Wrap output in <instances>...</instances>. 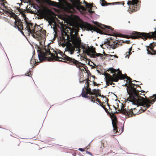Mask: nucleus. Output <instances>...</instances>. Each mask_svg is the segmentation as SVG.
Wrapping results in <instances>:
<instances>
[{
	"instance_id": "obj_1",
	"label": "nucleus",
	"mask_w": 156,
	"mask_h": 156,
	"mask_svg": "<svg viewBox=\"0 0 156 156\" xmlns=\"http://www.w3.org/2000/svg\"><path fill=\"white\" fill-rule=\"evenodd\" d=\"M129 91L130 94L127 98V101L137 106L136 108H134L133 109L126 108L122 109V111L124 115H128L129 117L133 115H138L145 111L151 106L150 99H144V98L138 97L136 93H132V94H131V92L129 90Z\"/></svg>"
},
{
	"instance_id": "obj_2",
	"label": "nucleus",
	"mask_w": 156,
	"mask_h": 156,
	"mask_svg": "<svg viewBox=\"0 0 156 156\" xmlns=\"http://www.w3.org/2000/svg\"><path fill=\"white\" fill-rule=\"evenodd\" d=\"M40 63L46 61L48 57H47L49 55V53L48 52V49L50 50V51H51V53H56V51L54 50L49 46L46 48L45 46V40L44 37L46 35V32L44 30H42V28L40 30Z\"/></svg>"
},
{
	"instance_id": "obj_3",
	"label": "nucleus",
	"mask_w": 156,
	"mask_h": 156,
	"mask_svg": "<svg viewBox=\"0 0 156 156\" xmlns=\"http://www.w3.org/2000/svg\"><path fill=\"white\" fill-rule=\"evenodd\" d=\"M113 35L115 37L116 39H117V37H124L127 38H131L134 39L141 38L144 41H145L147 38L151 39L154 37L156 38V31L154 32H151L148 33L134 32L133 33L131 37L128 35H123L121 34L116 33H114Z\"/></svg>"
},
{
	"instance_id": "obj_4",
	"label": "nucleus",
	"mask_w": 156,
	"mask_h": 156,
	"mask_svg": "<svg viewBox=\"0 0 156 156\" xmlns=\"http://www.w3.org/2000/svg\"><path fill=\"white\" fill-rule=\"evenodd\" d=\"M68 29L70 31V36L66 33H65L67 37L66 39L72 42L74 45L77 46H79L81 44V40L80 37L78 36L79 28L68 27Z\"/></svg>"
},
{
	"instance_id": "obj_5",
	"label": "nucleus",
	"mask_w": 156,
	"mask_h": 156,
	"mask_svg": "<svg viewBox=\"0 0 156 156\" xmlns=\"http://www.w3.org/2000/svg\"><path fill=\"white\" fill-rule=\"evenodd\" d=\"M108 70L110 71L111 73H113L112 76L109 75L108 76V81L109 85H112L113 82H117L119 80H123L124 78V76L122 74L121 71L119 69L116 70L112 68H109ZM114 84V83H113Z\"/></svg>"
},
{
	"instance_id": "obj_6",
	"label": "nucleus",
	"mask_w": 156,
	"mask_h": 156,
	"mask_svg": "<svg viewBox=\"0 0 156 156\" xmlns=\"http://www.w3.org/2000/svg\"><path fill=\"white\" fill-rule=\"evenodd\" d=\"M88 48H87L84 47L83 48L84 50L83 52L87 54V55L89 56L90 57L96 58L97 57H100V59L103 61L105 59V57H104V55L105 57L108 55L112 56V55H108L105 53L104 55L101 53H97L95 50V48L94 49H91L90 48L89 46H88Z\"/></svg>"
},
{
	"instance_id": "obj_7",
	"label": "nucleus",
	"mask_w": 156,
	"mask_h": 156,
	"mask_svg": "<svg viewBox=\"0 0 156 156\" xmlns=\"http://www.w3.org/2000/svg\"><path fill=\"white\" fill-rule=\"evenodd\" d=\"M26 24L27 31L31 34L34 38L39 41V29L38 28L39 25L35 23L33 27V24L31 22H26Z\"/></svg>"
},
{
	"instance_id": "obj_8",
	"label": "nucleus",
	"mask_w": 156,
	"mask_h": 156,
	"mask_svg": "<svg viewBox=\"0 0 156 156\" xmlns=\"http://www.w3.org/2000/svg\"><path fill=\"white\" fill-rule=\"evenodd\" d=\"M65 59L68 61V63L72 65L76 66L77 67L79 68L80 71L83 73L86 71V67L85 65L77 61L74 58H72L69 56H66Z\"/></svg>"
},
{
	"instance_id": "obj_9",
	"label": "nucleus",
	"mask_w": 156,
	"mask_h": 156,
	"mask_svg": "<svg viewBox=\"0 0 156 156\" xmlns=\"http://www.w3.org/2000/svg\"><path fill=\"white\" fill-rule=\"evenodd\" d=\"M90 84L89 83V79H87L85 82V85L84 87L82 88V93L81 95L82 97L87 98L91 100V101L94 102L95 98L93 96L88 95L89 92H90V90L91 89L90 87Z\"/></svg>"
},
{
	"instance_id": "obj_10",
	"label": "nucleus",
	"mask_w": 156,
	"mask_h": 156,
	"mask_svg": "<svg viewBox=\"0 0 156 156\" xmlns=\"http://www.w3.org/2000/svg\"><path fill=\"white\" fill-rule=\"evenodd\" d=\"M48 52L49 53V55H50L51 57H48L46 61H58L59 62H66L68 63V61L66 59H65L66 56H68L65 54H63L62 55V57H59L58 56V53L56 51L55 54L51 53V51H50V50L48 49Z\"/></svg>"
},
{
	"instance_id": "obj_11",
	"label": "nucleus",
	"mask_w": 156,
	"mask_h": 156,
	"mask_svg": "<svg viewBox=\"0 0 156 156\" xmlns=\"http://www.w3.org/2000/svg\"><path fill=\"white\" fill-rule=\"evenodd\" d=\"M123 75L124 76V78L123 79L125 78L126 79L128 83H129L128 86L127 87V90L129 95V94H130L129 91V90L130 91L131 93H134L135 92L136 93V94H137L138 91H136V88L138 87H140L139 85L133 83L131 81L132 79L129 77H128L127 76H125L124 75Z\"/></svg>"
},
{
	"instance_id": "obj_12",
	"label": "nucleus",
	"mask_w": 156,
	"mask_h": 156,
	"mask_svg": "<svg viewBox=\"0 0 156 156\" xmlns=\"http://www.w3.org/2000/svg\"><path fill=\"white\" fill-rule=\"evenodd\" d=\"M82 27L88 30H93L101 34L103 32V31L98 28L87 23H85V24L83 25Z\"/></svg>"
},
{
	"instance_id": "obj_13",
	"label": "nucleus",
	"mask_w": 156,
	"mask_h": 156,
	"mask_svg": "<svg viewBox=\"0 0 156 156\" xmlns=\"http://www.w3.org/2000/svg\"><path fill=\"white\" fill-rule=\"evenodd\" d=\"M114 114L115 113H113V112H111L110 115L112 120V123L113 128L114 132L115 133H116L118 131L117 126V119L116 116Z\"/></svg>"
},
{
	"instance_id": "obj_14",
	"label": "nucleus",
	"mask_w": 156,
	"mask_h": 156,
	"mask_svg": "<svg viewBox=\"0 0 156 156\" xmlns=\"http://www.w3.org/2000/svg\"><path fill=\"white\" fill-rule=\"evenodd\" d=\"M115 40L116 41H117V42H116L115 41L113 42V43H111L110 41H109V42L108 43L109 46H110V47L113 49H114L115 48H117L118 47H119V45L120 44L119 43H125L127 44H129L130 43V41H129L126 40L125 41H121L120 40H117L116 39H115Z\"/></svg>"
},
{
	"instance_id": "obj_15",
	"label": "nucleus",
	"mask_w": 156,
	"mask_h": 156,
	"mask_svg": "<svg viewBox=\"0 0 156 156\" xmlns=\"http://www.w3.org/2000/svg\"><path fill=\"white\" fill-rule=\"evenodd\" d=\"M155 46H156V43L153 42L151 43L149 46H147V50L148 54L151 55H155L156 54V50L154 49Z\"/></svg>"
},
{
	"instance_id": "obj_16",
	"label": "nucleus",
	"mask_w": 156,
	"mask_h": 156,
	"mask_svg": "<svg viewBox=\"0 0 156 156\" xmlns=\"http://www.w3.org/2000/svg\"><path fill=\"white\" fill-rule=\"evenodd\" d=\"M30 7H31L32 5L33 8L37 10L34 11H33V13L35 14V19H39V6L37 5H32L30 4Z\"/></svg>"
},
{
	"instance_id": "obj_17",
	"label": "nucleus",
	"mask_w": 156,
	"mask_h": 156,
	"mask_svg": "<svg viewBox=\"0 0 156 156\" xmlns=\"http://www.w3.org/2000/svg\"><path fill=\"white\" fill-rule=\"evenodd\" d=\"M94 23L100 28L103 30H105L106 28L110 29L111 30H113V28H112L111 26L104 25H101V24H99L98 23L96 22H94Z\"/></svg>"
},
{
	"instance_id": "obj_18",
	"label": "nucleus",
	"mask_w": 156,
	"mask_h": 156,
	"mask_svg": "<svg viewBox=\"0 0 156 156\" xmlns=\"http://www.w3.org/2000/svg\"><path fill=\"white\" fill-rule=\"evenodd\" d=\"M80 1V0H78L77 1V4L75 7L79 10H81L83 11H85V7L80 5L82 3Z\"/></svg>"
},
{
	"instance_id": "obj_19",
	"label": "nucleus",
	"mask_w": 156,
	"mask_h": 156,
	"mask_svg": "<svg viewBox=\"0 0 156 156\" xmlns=\"http://www.w3.org/2000/svg\"><path fill=\"white\" fill-rule=\"evenodd\" d=\"M100 90L99 89L96 90L95 89H94L92 90H90V92H89L88 93V94L93 95L97 93H98V95H99V96H101V94L100 93Z\"/></svg>"
},
{
	"instance_id": "obj_20",
	"label": "nucleus",
	"mask_w": 156,
	"mask_h": 156,
	"mask_svg": "<svg viewBox=\"0 0 156 156\" xmlns=\"http://www.w3.org/2000/svg\"><path fill=\"white\" fill-rule=\"evenodd\" d=\"M150 105L152 104L156 100V94H154L152 96L150 97Z\"/></svg>"
},
{
	"instance_id": "obj_21",
	"label": "nucleus",
	"mask_w": 156,
	"mask_h": 156,
	"mask_svg": "<svg viewBox=\"0 0 156 156\" xmlns=\"http://www.w3.org/2000/svg\"><path fill=\"white\" fill-rule=\"evenodd\" d=\"M84 2H85L86 7L88 8L91 9L92 8H93V7L96 8L95 6H93V3H92L91 4H89L88 3L85 2V1H84Z\"/></svg>"
},
{
	"instance_id": "obj_22",
	"label": "nucleus",
	"mask_w": 156,
	"mask_h": 156,
	"mask_svg": "<svg viewBox=\"0 0 156 156\" xmlns=\"http://www.w3.org/2000/svg\"><path fill=\"white\" fill-rule=\"evenodd\" d=\"M48 3L49 5L54 6H56L57 4V2L51 0L49 1Z\"/></svg>"
},
{
	"instance_id": "obj_23",
	"label": "nucleus",
	"mask_w": 156,
	"mask_h": 156,
	"mask_svg": "<svg viewBox=\"0 0 156 156\" xmlns=\"http://www.w3.org/2000/svg\"><path fill=\"white\" fill-rule=\"evenodd\" d=\"M33 56H32V57L31 58V59H30V63L31 64H32V60H33V64H34L35 65H37L38 64L37 63H38L39 62H36V60L35 59H33V56H34V54H35V52L34 51L33 52Z\"/></svg>"
},
{
	"instance_id": "obj_24",
	"label": "nucleus",
	"mask_w": 156,
	"mask_h": 156,
	"mask_svg": "<svg viewBox=\"0 0 156 156\" xmlns=\"http://www.w3.org/2000/svg\"><path fill=\"white\" fill-rule=\"evenodd\" d=\"M102 2L101 3V5L102 6H107L108 5L112 4V3H107L105 0H102Z\"/></svg>"
},
{
	"instance_id": "obj_25",
	"label": "nucleus",
	"mask_w": 156,
	"mask_h": 156,
	"mask_svg": "<svg viewBox=\"0 0 156 156\" xmlns=\"http://www.w3.org/2000/svg\"><path fill=\"white\" fill-rule=\"evenodd\" d=\"M136 91H137V96H138V97H141V98H144V99H147V97H146V96H145V98H146V99H145V98H143V97H141V96H140V95H144V96H145V94H141V93H139V92H140V91H139L138 90H137L136 88Z\"/></svg>"
},
{
	"instance_id": "obj_26",
	"label": "nucleus",
	"mask_w": 156,
	"mask_h": 156,
	"mask_svg": "<svg viewBox=\"0 0 156 156\" xmlns=\"http://www.w3.org/2000/svg\"><path fill=\"white\" fill-rule=\"evenodd\" d=\"M75 7L77 4V1L78 0H76V1L74 0H68Z\"/></svg>"
},
{
	"instance_id": "obj_27",
	"label": "nucleus",
	"mask_w": 156,
	"mask_h": 156,
	"mask_svg": "<svg viewBox=\"0 0 156 156\" xmlns=\"http://www.w3.org/2000/svg\"><path fill=\"white\" fill-rule=\"evenodd\" d=\"M86 80L85 79L83 80V79L82 78H81L79 79V82H80V83H84V81L86 82Z\"/></svg>"
},
{
	"instance_id": "obj_28",
	"label": "nucleus",
	"mask_w": 156,
	"mask_h": 156,
	"mask_svg": "<svg viewBox=\"0 0 156 156\" xmlns=\"http://www.w3.org/2000/svg\"><path fill=\"white\" fill-rule=\"evenodd\" d=\"M126 53L127 54L128 53V54H127L125 56V58H126V57H127L128 58H129V55H131V51H129V52H126Z\"/></svg>"
},
{
	"instance_id": "obj_29",
	"label": "nucleus",
	"mask_w": 156,
	"mask_h": 156,
	"mask_svg": "<svg viewBox=\"0 0 156 156\" xmlns=\"http://www.w3.org/2000/svg\"><path fill=\"white\" fill-rule=\"evenodd\" d=\"M41 0H40V19H41V18L40 17V16L41 14Z\"/></svg>"
},
{
	"instance_id": "obj_30",
	"label": "nucleus",
	"mask_w": 156,
	"mask_h": 156,
	"mask_svg": "<svg viewBox=\"0 0 156 156\" xmlns=\"http://www.w3.org/2000/svg\"><path fill=\"white\" fill-rule=\"evenodd\" d=\"M37 56L38 57V58L39 59V46L37 45Z\"/></svg>"
},
{
	"instance_id": "obj_31",
	"label": "nucleus",
	"mask_w": 156,
	"mask_h": 156,
	"mask_svg": "<svg viewBox=\"0 0 156 156\" xmlns=\"http://www.w3.org/2000/svg\"><path fill=\"white\" fill-rule=\"evenodd\" d=\"M89 9L88 10V12H89V13H90L91 14L94 12V11H93L92 10V9H91V8H89Z\"/></svg>"
},
{
	"instance_id": "obj_32",
	"label": "nucleus",
	"mask_w": 156,
	"mask_h": 156,
	"mask_svg": "<svg viewBox=\"0 0 156 156\" xmlns=\"http://www.w3.org/2000/svg\"><path fill=\"white\" fill-rule=\"evenodd\" d=\"M93 83L94 86H98L100 85V84L97 83L93 81Z\"/></svg>"
},
{
	"instance_id": "obj_33",
	"label": "nucleus",
	"mask_w": 156,
	"mask_h": 156,
	"mask_svg": "<svg viewBox=\"0 0 156 156\" xmlns=\"http://www.w3.org/2000/svg\"><path fill=\"white\" fill-rule=\"evenodd\" d=\"M95 100L97 101H98L99 103H100V104L101 103V101L100 100V99H99L98 98H97Z\"/></svg>"
},
{
	"instance_id": "obj_34",
	"label": "nucleus",
	"mask_w": 156,
	"mask_h": 156,
	"mask_svg": "<svg viewBox=\"0 0 156 156\" xmlns=\"http://www.w3.org/2000/svg\"><path fill=\"white\" fill-rule=\"evenodd\" d=\"M100 105L104 109L105 108V106L103 104V103L101 102L100 104Z\"/></svg>"
},
{
	"instance_id": "obj_35",
	"label": "nucleus",
	"mask_w": 156,
	"mask_h": 156,
	"mask_svg": "<svg viewBox=\"0 0 156 156\" xmlns=\"http://www.w3.org/2000/svg\"><path fill=\"white\" fill-rule=\"evenodd\" d=\"M108 76L106 78V84L108 86L109 85V83L108 82Z\"/></svg>"
},
{
	"instance_id": "obj_36",
	"label": "nucleus",
	"mask_w": 156,
	"mask_h": 156,
	"mask_svg": "<svg viewBox=\"0 0 156 156\" xmlns=\"http://www.w3.org/2000/svg\"><path fill=\"white\" fill-rule=\"evenodd\" d=\"M21 2H23V3H29L30 1V0H28V2H25V1H22L21 0H20Z\"/></svg>"
},
{
	"instance_id": "obj_37",
	"label": "nucleus",
	"mask_w": 156,
	"mask_h": 156,
	"mask_svg": "<svg viewBox=\"0 0 156 156\" xmlns=\"http://www.w3.org/2000/svg\"><path fill=\"white\" fill-rule=\"evenodd\" d=\"M104 109L108 114H110L109 112L108 111V110L107 108H104Z\"/></svg>"
},
{
	"instance_id": "obj_38",
	"label": "nucleus",
	"mask_w": 156,
	"mask_h": 156,
	"mask_svg": "<svg viewBox=\"0 0 156 156\" xmlns=\"http://www.w3.org/2000/svg\"><path fill=\"white\" fill-rule=\"evenodd\" d=\"M78 150L81 151H85V150L83 149L82 148H79L78 149Z\"/></svg>"
},
{
	"instance_id": "obj_39",
	"label": "nucleus",
	"mask_w": 156,
	"mask_h": 156,
	"mask_svg": "<svg viewBox=\"0 0 156 156\" xmlns=\"http://www.w3.org/2000/svg\"><path fill=\"white\" fill-rule=\"evenodd\" d=\"M86 152L87 154H89L91 155H92V154L91 153H90V152L88 151H86Z\"/></svg>"
},
{
	"instance_id": "obj_40",
	"label": "nucleus",
	"mask_w": 156,
	"mask_h": 156,
	"mask_svg": "<svg viewBox=\"0 0 156 156\" xmlns=\"http://www.w3.org/2000/svg\"><path fill=\"white\" fill-rule=\"evenodd\" d=\"M106 100H106V102H107L108 105L109 107V108H110V107H109V105H108V98H107L106 99ZM109 109H110V108H109Z\"/></svg>"
},
{
	"instance_id": "obj_41",
	"label": "nucleus",
	"mask_w": 156,
	"mask_h": 156,
	"mask_svg": "<svg viewBox=\"0 0 156 156\" xmlns=\"http://www.w3.org/2000/svg\"><path fill=\"white\" fill-rule=\"evenodd\" d=\"M17 29H18V31H19L20 32V31H21L20 28H19V27H17Z\"/></svg>"
},
{
	"instance_id": "obj_42",
	"label": "nucleus",
	"mask_w": 156,
	"mask_h": 156,
	"mask_svg": "<svg viewBox=\"0 0 156 156\" xmlns=\"http://www.w3.org/2000/svg\"><path fill=\"white\" fill-rule=\"evenodd\" d=\"M35 1L37 4H39V0H34Z\"/></svg>"
},
{
	"instance_id": "obj_43",
	"label": "nucleus",
	"mask_w": 156,
	"mask_h": 156,
	"mask_svg": "<svg viewBox=\"0 0 156 156\" xmlns=\"http://www.w3.org/2000/svg\"><path fill=\"white\" fill-rule=\"evenodd\" d=\"M100 147L102 149H103V148H104V145H102V144L101 146V147Z\"/></svg>"
},
{
	"instance_id": "obj_44",
	"label": "nucleus",
	"mask_w": 156,
	"mask_h": 156,
	"mask_svg": "<svg viewBox=\"0 0 156 156\" xmlns=\"http://www.w3.org/2000/svg\"><path fill=\"white\" fill-rule=\"evenodd\" d=\"M132 47H131L129 49V51H132Z\"/></svg>"
},
{
	"instance_id": "obj_45",
	"label": "nucleus",
	"mask_w": 156,
	"mask_h": 156,
	"mask_svg": "<svg viewBox=\"0 0 156 156\" xmlns=\"http://www.w3.org/2000/svg\"><path fill=\"white\" fill-rule=\"evenodd\" d=\"M20 32L24 36V33L22 31H20Z\"/></svg>"
},
{
	"instance_id": "obj_46",
	"label": "nucleus",
	"mask_w": 156,
	"mask_h": 156,
	"mask_svg": "<svg viewBox=\"0 0 156 156\" xmlns=\"http://www.w3.org/2000/svg\"><path fill=\"white\" fill-rule=\"evenodd\" d=\"M95 96L96 98H97L98 96H99V95H98V93L95 94Z\"/></svg>"
},
{
	"instance_id": "obj_47",
	"label": "nucleus",
	"mask_w": 156,
	"mask_h": 156,
	"mask_svg": "<svg viewBox=\"0 0 156 156\" xmlns=\"http://www.w3.org/2000/svg\"><path fill=\"white\" fill-rule=\"evenodd\" d=\"M17 4L19 5L20 6L21 5H23V4L22 3H17Z\"/></svg>"
},
{
	"instance_id": "obj_48",
	"label": "nucleus",
	"mask_w": 156,
	"mask_h": 156,
	"mask_svg": "<svg viewBox=\"0 0 156 156\" xmlns=\"http://www.w3.org/2000/svg\"><path fill=\"white\" fill-rule=\"evenodd\" d=\"M24 75L25 76H30L29 75H27V73H25V74H24Z\"/></svg>"
},
{
	"instance_id": "obj_49",
	"label": "nucleus",
	"mask_w": 156,
	"mask_h": 156,
	"mask_svg": "<svg viewBox=\"0 0 156 156\" xmlns=\"http://www.w3.org/2000/svg\"><path fill=\"white\" fill-rule=\"evenodd\" d=\"M14 27L15 28H16L17 29V27H18V26H16V25H14Z\"/></svg>"
},
{
	"instance_id": "obj_50",
	"label": "nucleus",
	"mask_w": 156,
	"mask_h": 156,
	"mask_svg": "<svg viewBox=\"0 0 156 156\" xmlns=\"http://www.w3.org/2000/svg\"><path fill=\"white\" fill-rule=\"evenodd\" d=\"M3 7L5 9H6V7L4 5H3Z\"/></svg>"
},
{
	"instance_id": "obj_51",
	"label": "nucleus",
	"mask_w": 156,
	"mask_h": 156,
	"mask_svg": "<svg viewBox=\"0 0 156 156\" xmlns=\"http://www.w3.org/2000/svg\"><path fill=\"white\" fill-rule=\"evenodd\" d=\"M121 3H122V4L123 5L124 4V2H120Z\"/></svg>"
},
{
	"instance_id": "obj_52",
	"label": "nucleus",
	"mask_w": 156,
	"mask_h": 156,
	"mask_svg": "<svg viewBox=\"0 0 156 156\" xmlns=\"http://www.w3.org/2000/svg\"><path fill=\"white\" fill-rule=\"evenodd\" d=\"M125 86H127V87L128 86H127V83L125 84Z\"/></svg>"
},
{
	"instance_id": "obj_53",
	"label": "nucleus",
	"mask_w": 156,
	"mask_h": 156,
	"mask_svg": "<svg viewBox=\"0 0 156 156\" xmlns=\"http://www.w3.org/2000/svg\"><path fill=\"white\" fill-rule=\"evenodd\" d=\"M22 27V29L23 30V25H21L20 26Z\"/></svg>"
},
{
	"instance_id": "obj_54",
	"label": "nucleus",
	"mask_w": 156,
	"mask_h": 156,
	"mask_svg": "<svg viewBox=\"0 0 156 156\" xmlns=\"http://www.w3.org/2000/svg\"><path fill=\"white\" fill-rule=\"evenodd\" d=\"M113 112V113H115H115H118L117 111H116V112Z\"/></svg>"
},
{
	"instance_id": "obj_55",
	"label": "nucleus",
	"mask_w": 156,
	"mask_h": 156,
	"mask_svg": "<svg viewBox=\"0 0 156 156\" xmlns=\"http://www.w3.org/2000/svg\"><path fill=\"white\" fill-rule=\"evenodd\" d=\"M105 53V52L104 51L103 53L104 54V55Z\"/></svg>"
},
{
	"instance_id": "obj_56",
	"label": "nucleus",
	"mask_w": 156,
	"mask_h": 156,
	"mask_svg": "<svg viewBox=\"0 0 156 156\" xmlns=\"http://www.w3.org/2000/svg\"><path fill=\"white\" fill-rule=\"evenodd\" d=\"M91 82V81L90 80H89V82Z\"/></svg>"
},
{
	"instance_id": "obj_57",
	"label": "nucleus",
	"mask_w": 156,
	"mask_h": 156,
	"mask_svg": "<svg viewBox=\"0 0 156 156\" xmlns=\"http://www.w3.org/2000/svg\"><path fill=\"white\" fill-rule=\"evenodd\" d=\"M72 9L73 10V11H74V9L73 8V7H72Z\"/></svg>"
},
{
	"instance_id": "obj_58",
	"label": "nucleus",
	"mask_w": 156,
	"mask_h": 156,
	"mask_svg": "<svg viewBox=\"0 0 156 156\" xmlns=\"http://www.w3.org/2000/svg\"><path fill=\"white\" fill-rule=\"evenodd\" d=\"M29 72L30 73V74H31V73L30 72V70H29Z\"/></svg>"
},
{
	"instance_id": "obj_59",
	"label": "nucleus",
	"mask_w": 156,
	"mask_h": 156,
	"mask_svg": "<svg viewBox=\"0 0 156 156\" xmlns=\"http://www.w3.org/2000/svg\"><path fill=\"white\" fill-rule=\"evenodd\" d=\"M115 57H117V56H116V55H115Z\"/></svg>"
},
{
	"instance_id": "obj_60",
	"label": "nucleus",
	"mask_w": 156,
	"mask_h": 156,
	"mask_svg": "<svg viewBox=\"0 0 156 156\" xmlns=\"http://www.w3.org/2000/svg\"><path fill=\"white\" fill-rule=\"evenodd\" d=\"M27 7H26V9H27Z\"/></svg>"
},
{
	"instance_id": "obj_61",
	"label": "nucleus",
	"mask_w": 156,
	"mask_h": 156,
	"mask_svg": "<svg viewBox=\"0 0 156 156\" xmlns=\"http://www.w3.org/2000/svg\"><path fill=\"white\" fill-rule=\"evenodd\" d=\"M111 39L112 40V37L111 38Z\"/></svg>"
},
{
	"instance_id": "obj_62",
	"label": "nucleus",
	"mask_w": 156,
	"mask_h": 156,
	"mask_svg": "<svg viewBox=\"0 0 156 156\" xmlns=\"http://www.w3.org/2000/svg\"><path fill=\"white\" fill-rule=\"evenodd\" d=\"M100 1H101V0H100Z\"/></svg>"
}]
</instances>
